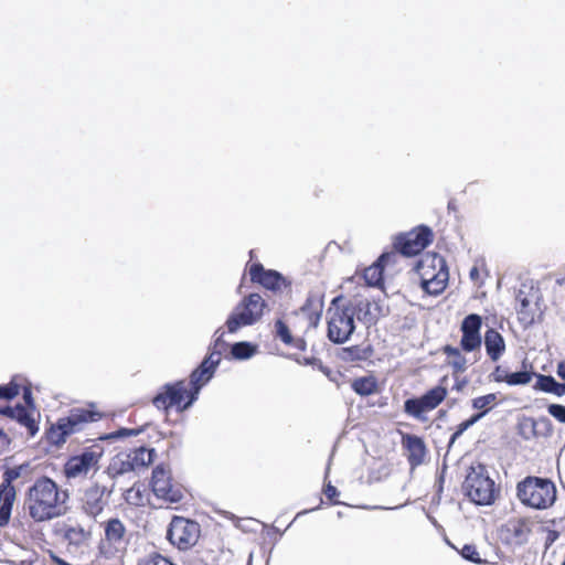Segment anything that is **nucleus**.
<instances>
[{
	"mask_svg": "<svg viewBox=\"0 0 565 565\" xmlns=\"http://www.w3.org/2000/svg\"><path fill=\"white\" fill-rule=\"evenodd\" d=\"M68 492L49 477L38 478L25 492L24 510L35 524L64 516L68 510Z\"/></svg>",
	"mask_w": 565,
	"mask_h": 565,
	"instance_id": "f257e3e1",
	"label": "nucleus"
},
{
	"mask_svg": "<svg viewBox=\"0 0 565 565\" xmlns=\"http://www.w3.org/2000/svg\"><path fill=\"white\" fill-rule=\"evenodd\" d=\"M204 371H192L189 381L179 380L173 383L164 384L160 391L152 397V405L168 413L171 408L178 412L188 409L196 399L203 386L207 384L203 380Z\"/></svg>",
	"mask_w": 565,
	"mask_h": 565,
	"instance_id": "f03ea898",
	"label": "nucleus"
},
{
	"mask_svg": "<svg viewBox=\"0 0 565 565\" xmlns=\"http://www.w3.org/2000/svg\"><path fill=\"white\" fill-rule=\"evenodd\" d=\"M355 307L342 295L334 297L327 309V337L335 343L347 342L355 330Z\"/></svg>",
	"mask_w": 565,
	"mask_h": 565,
	"instance_id": "7ed1b4c3",
	"label": "nucleus"
},
{
	"mask_svg": "<svg viewBox=\"0 0 565 565\" xmlns=\"http://www.w3.org/2000/svg\"><path fill=\"white\" fill-rule=\"evenodd\" d=\"M102 418L103 413L95 409L94 404H89L88 407L73 408L66 417L60 418L46 429V440L51 445L62 446L71 435L83 430L87 424L98 422Z\"/></svg>",
	"mask_w": 565,
	"mask_h": 565,
	"instance_id": "20e7f679",
	"label": "nucleus"
},
{
	"mask_svg": "<svg viewBox=\"0 0 565 565\" xmlns=\"http://www.w3.org/2000/svg\"><path fill=\"white\" fill-rule=\"evenodd\" d=\"M516 497L525 507L545 510L552 507L556 500V487L547 478L527 476L518 482Z\"/></svg>",
	"mask_w": 565,
	"mask_h": 565,
	"instance_id": "39448f33",
	"label": "nucleus"
},
{
	"mask_svg": "<svg viewBox=\"0 0 565 565\" xmlns=\"http://www.w3.org/2000/svg\"><path fill=\"white\" fill-rule=\"evenodd\" d=\"M415 271L420 279V287L428 295L441 294L449 279L446 260L437 253H427L416 263Z\"/></svg>",
	"mask_w": 565,
	"mask_h": 565,
	"instance_id": "423d86ee",
	"label": "nucleus"
},
{
	"mask_svg": "<svg viewBox=\"0 0 565 565\" xmlns=\"http://www.w3.org/2000/svg\"><path fill=\"white\" fill-rule=\"evenodd\" d=\"M463 489L467 497L479 505L493 503L498 494L494 481L487 475L483 465L471 467L466 476Z\"/></svg>",
	"mask_w": 565,
	"mask_h": 565,
	"instance_id": "0eeeda50",
	"label": "nucleus"
},
{
	"mask_svg": "<svg viewBox=\"0 0 565 565\" xmlns=\"http://www.w3.org/2000/svg\"><path fill=\"white\" fill-rule=\"evenodd\" d=\"M266 307L264 298L257 292L244 297L225 322L227 331L235 333L243 327L254 324L262 318Z\"/></svg>",
	"mask_w": 565,
	"mask_h": 565,
	"instance_id": "6e6552de",
	"label": "nucleus"
},
{
	"mask_svg": "<svg viewBox=\"0 0 565 565\" xmlns=\"http://www.w3.org/2000/svg\"><path fill=\"white\" fill-rule=\"evenodd\" d=\"M151 491L167 507L180 503L184 498V488L172 477L171 470L163 463L156 466L151 473Z\"/></svg>",
	"mask_w": 565,
	"mask_h": 565,
	"instance_id": "1a4fd4ad",
	"label": "nucleus"
},
{
	"mask_svg": "<svg viewBox=\"0 0 565 565\" xmlns=\"http://www.w3.org/2000/svg\"><path fill=\"white\" fill-rule=\"evenodd\" d=\"M201 526L196 521L174 515L167 531L168 541L180 551H188L196 544Z\"/></svg>",
	"mask_w": 565,
	"mask_h": 565,
	"instance_id": "9d476101",
	"label": "nucleus"
},
{
	"mask_svg": "<svg viewBox=\"0 0 565 565\" xmlns=\"http://www.w3.org/2000/svg\"><path fill=\"white\" fill-rule=\"evenodd\" d=\"M434 241L431 228L426 225H418L406 233L398 234L393 242L395 253L406 257L416 256L422 253Z\"/></svg>",
	"mask_w": 565,
	"mask_h": 565,
	"instance_id": "9b49d317",
	"label": "nucleus"
},
{
	"mask_svg": "<svg viewBox=\"0 0 565 565\" xmlns=\"http://www.w3.org/2000/svg\"><path fill=\"white\" fill-rule=\"evenodd\" d=\"M447 395V387L443 385L434 386L420 397L406 399L404 402V412L416 419H425L424 415L437 408L446 399Z\"/></svg>",
	"mask_w": 565,
	"mask_h": 565,
	"instance_id": "f8f14e48",
	"label": "nucleus"
},
{
	"mask_svg": "<svg viewBox=\"0 0 565 565\" xmlns=\"http://www.w3.org/2000/svg\"><path fill=\"white\" fill-rule=\"evenodd\" d=\"M104 536L99 542V551L106 557L125 550L128 542L127 529L118 518H110L103 523Z\"/></svg>",
	"mask_w": 565,
	"mask_h": 565,
	"instance_id": "ddd939ff",
	"label": "nucleus"
},
{
	"mask_svg": "<svg viewBox=\"0 0 565 565\" xmlns=\"http://www.w3.org/2000/svg\"><path fill=\"white\" fill-rule=\"evenodd\" d=\"M102 452L93 447L85 448L81 454L71 456L64 465L67 479L85 478L90 471L98 469Z\"/></svg>",
	"mask_w": 565,
	"mask_h": 565,
	"instance_id": "4468645a",
	"label": "nucleus"
},
{
	"mask_svg": "<svg viewBox=\"0 0 565 565\" xmlns=\"http://www.w3.org/2000/svg\"><path fill=\"white\" fill-rule=\"evenodd\" d=\"M20 477L17 468H8L2 475L0 483V527H6L11 520L13 504L17 500L14 480Z\"/></svg>",
	"mask_w": 565,
	"mask_h": 565,
	"instance_id": "2eb2a0df",
	"label": "nucleus"
},
{
	"mask_svg": "<svg viewBox=\"0 0 565 565\" xmlns=\"http://www.w3.org/2000/svg\"><path fill=\"white\" fill-rule=\"evenodd\" d=\"M247 271L253 284H257L274 292L289 289L291 282L280 273L274 269H266L260 263H248Z\"/></svg>",
	"mask_w": 565,
	"mask_h": 565,
	"instance_id": "dca6fc26",
	"label": "nucleus"
},
{
	"mask_svg": "<svg viewBox=\"0 0 565 565\" xmlns=\"http://www.w3.org/2000/svg\"><path fill=\"white\" fill-rule=\"evenodd\" d=\"M110 493L104 486L97 483L90 486L84 491L82 498L83 511L92 518L100 515L109 504Z\"/></svg>",
	"mask_w": 565,
	"mask_h": 565,
	"instance_id": "f3484780",
	"label": "nucleus"
},
{
	"mask_svg": "<svg viewBox=\"0 0 565 565\" xmlns=\"http://www.w3.org/2000/svg\"><path fill=\"white\" fill-rule=\"evenodd\" d=\"M482 318L477 313H470L461 322L460 331L462 333L460 347L466 352H472L480 349L482 339L480 330Z\"/></svg>",
	"mask_w": 565,
	"mask_h": 565,
	"instance_id": "a211bd4d",
	"label": "nucleus"
},
{
	"mask_svg": "<svg viewBox=\"0 0 565 565\" xmlns=\"http://www.w3.org/2000/svg\"><path fill=\"white\" fill-rule=\"evenodd\" d=\"M535 522L527 516H518L508 521L504 532L509 543L523 545L529 542Z\"/></svg>",
	"mask_w": 565,
	"mask_h": 565,
	"instance_id": "6ab92c4d",
	"label": "nucleus"
},
{
	"mask_svg": "<svg viewBox=\"0 0 565 565\" xmlns=\"http://www.w3.org/2000/svg\"><path fill=\"white\" fill-rule=\"evenodd\" d=\"M224 332H222L213 342V344L209 349V353L205 355L203 361L195 367L193 371L199 372L204 371L203 380L207 383L214 376V373L222 360V352L226 349L227 343L222 339Z\"/></svg>",
	"mask_w": 565,
	"mask_h": 565,
	"instance_id": "aec40b11",
	"label": "nucleus"
},
{
	"mask_svg": "<svg viewBox=\"0 0 565 565\" xmlns=\"http://www.w3.org/2000/svg\"><path fill=\"white\" fill-rule=\"evenodd\" d=\"M0 414L9 417L21 426L25 427L28 434L34 437L39 431V424L34 418V409H30L26 406L17 404L15 406H4L0 408Z\"/></svg>",
	"mask_w": 565,
	"mask_h": 565,
	"instance_id": "412c9836",
	"label": "nucleus"
},
{
	"mask_svg": "<svg viewBox=\"0 0 565 565\" xmlns=\"http://www.w3.org/2000/svg\"><path fill=\"white\" fill-rule=\"evenodd\" d=\"M397 254L395 252L383 253L372 265L363 269L362 278L370 287L383 286L384 267L395 263Z\"/></svg>",
	"mask_w": 565,
	"mask_h": 565,
	"instance_id": "4be33fe9",
	"label": "nucleus"
},
{
	"mask_svg": "<svg viewBox=\"0 0 565 565\" xmlns=\"http://www.w3.org/2000/svg\"><path fill=\"white\" fill-rule=\"evenodd\" d=\"M323 303L316 297H308L303 305L295 311V318L305 322V330L315 329L321 319Z\"/></svg>",
	"mask_w": 565,
	"mask_h": 565,
	"instance_id": "5701e85b",
	"label": "nucleus"
},
{
	"mask_svg": "<svg viewBox=\"0 0 565 565\" xmlns=\"http://www.w3.org/2000/svg\"><path fill=\"white\" fill-rule=\"evenodd\" d=\"M403 448L406 450V457L412 468L420 466L426 457L427 448L424 440L416 435H403Z\"/></svg>",
	"mask_w": 565,
	"mask_h": 565,
	"instance_id": "b1692460",
	"label": "nucleus"
},
{
	"mask_svg": "<svg viewBox=\"0 0 565 565\" xmlns=\"http://www.w3.org/2000/svg\"><path fill=\"white\" fill-rule=\"evenodd\" d=\"M274 329L275 339L281 341L287 348L297 351L306 350V341L301 337L294 335L290 327L284 320L277 319Z\"/></svg>",
	"mask_w": 565,
	"mask_h": 565,
	"instance_id": "393cba45",
	"label": "nucleus"
},
{
	"mask_svg": "<svg viewBox=\"0 0 565 565\" xmlns=\"http://www.w3.org/2000/svg\"><path fill=\"white\" fill-rule=\"evenodd\" d=\"M125 452L132 472L148 468L156 458V450L143 446L132 448Z\"/></svg>",
	"mask_w": 565,
	"mask_h": 565,
	"instance_id": "a878e982",
	"label": "nucleus"
},
{
	"mask_svg": "<svg viewBox=\"0 0 565 565\" xmlns=\"http://www.w3.org/2000/svg\"><path fill=\"white\" fill-rule=\"evenodd\" d=\"M484 347L489 359L498 362L505 352L504 338L498 330L490 328L484 333Z\"/></svg>",
	"mask_w": 565,
	"mask_h": 565,
	"instance_id": "bb28decb",
	"label": "nucleus"
},
{
	"mask_svg": "<svg viewBox=\"0 0 565 565\" xmlns=\"http://www.w3.org/2000/svg\"><path fill=\"white\" fill-rule=\"evenodd\" d=\"M355 307V315L367 324L375 323L382 316V307L375 300H360Z\"/></svg>",
	"mask_w": 565,
	"mask_h": 565,
	"instance_id": "cd10ccee",
	"label": "nucleus"
},
{
	"mask_svg": "<svg viewBox=\"0 0 565 565\" xmlns=\"http://www.w3.org/2000/svg\"><path fill=\"white\" fill-rule=\"evenodd\" d=\"M516 313L519 321L524 326H530L535 321V305L527 299L522 290L516 295Z\"/></svg>",
	"mask_w": 565,
	"mask_h": 565,
	"instance_id": "c85d7f7f",
	"label": "nucleus"
},
{
	"mask_svg": "<svg viewBox=\"0 0 565 565\" xmlns=\"http://www.w3.org/2000/svg\"><path fill=\"white\" fill-rule=\"evenodd\" d=\"M536 383L533 388L545 393H552L556 396H563L565 394V383H558L551 375L536 374Z\"/></svg>",
	"mask_w": 565,
	"mask_h": 565,
	"instance_id": "c756f323",
	"label": "nucleus"
},
{
	"mask_svg": "<svg viewBox=\"0 0 565 565\" xmlns=\"http://www.w3.org/2000/svg\"><path fill=\"white\" fill-rule=\"evenodd\" d=\"M132 472L130 466L128 465V457H126V452L116 454L109 461L106 473L111 479H116L126 473Z\"/></svg>",
	"mask_w": 565,
	"mask_h": 565,
	"instance_id": "7c9ffc66",
	"label": "nucleus"
},
{
	"mask_svg": "<svg viewBox=\"0 0 565 565\" xmlns=\"http://www.w3.org/2000/svg\"><path fill=\"white\" fill-rule=\"evenodd\" d=\"M498 404L499 401L498 395L495 393H489L471 399V407L478 411V413L475 414V416H478V420L486 416Z\"/></svg>",
	"mask_w": 565,
	"mask_h": 565,
	"instance_id": "2f4dec72",
	"label": "nucleus"
},
{
	"mask_svg": "<svg viewBox=\"0 0 565 565\" xmlns=\"http://www.w3.org/2000/svg\"><path fill=\"white\" fill-rule=\"evenodd\" d=\"M124 499L129 505L145 507L149 501L147 488L136 482L124 493Z\"/></svg>",
	"mask_w": 565,
	"mask_h": 565,
	"instance_id": "473e14b6",
	"label": "nucleus"
},
{
	"mask_svg": "<svg viewBox=\"0 0 565 565\" xmlns=\"http://www.w3.org/2000/svg\"><path fill=\"white\" fill-rule=\"evenodd\" d=\"M443 353L447 356V362L455 373H462L466 371L467 360L460 352V349L448 344L443 348Z\"/></svg>",
	"mask_w": 565,
	"mask_h": 565,
	"instance_id": "72a5a7b5",
	"label": "nucleus"
},
{
	"mask_svg": "<svg viewBox=\"0 0 565 565\" xmlns=\"http://www.w3.org/2000/svg\"><path fill=\"white\" fill-rule=\"evenodd\" d=\"M351 388L360 396H370L377 392V381L373 375L354 379Z\"/></svg>",
	"mask_w": 565,
	"mask_h": 565,
	"instance_id": "f704fd0d",
	"label": "nucleus"
},
{
	"mask_svg": "<svg viewBox=\"0 0 565 565\" xmlns=\"http://www.w3.org/2000/svg\"><path fill=\"white\" fill-rule=\"evenodd\" d=\"M367 352L360 345H351L341 348L338 352V358L347 363L359 362L367 359Z\"/></svg>",
	"mask_w": 565,
	"mask_h": 565,
	"instance_id": "c9c22d12",
	"label": "nucleus"
},
{
	"mask_svg": "<svg viewBox=\"0 0 565 565\" xmlns=\"http://www.w3.org/2000/svg\"><path fill=\"white\" fill-rule=\"evenodd\" d=\"M256 345L249 342H236L231 348V353L236 360L249 359L256 353Z\"/></svg>",
	"mask_w": 565,
	"mask_h": 565,
	"instance_id": "e433bc0d",
	"label": "nucleus"
},
{
	"mask_svg": "<svg viewBox=\"0 0 565 565\" xmlns=\"http://www.w3.org/2000/svg\"><path fill=\"white\" fill-rule=\"evenodd\" d=\"M137 565H175L171 559L158 552H151L138 559Z\"/></svg>",
	"mask_w": 565,
	"mask_h": 565,
	"instance_id": "4c0bfd02",
	"label": "nucleus"
},
{
	"mask_svg": "<svg viewBox=\"0 0 565 565\" xmlns=\"http://www.w3.org/2000/svg\"><path fill=\"white\" fill-rule=\"evenodd\" d=\"M534 373L535 372H533L532 370H530V371L524 370V371L509 373L508 385H510V386L526 385L532 381Z\"/></svg>",
	"mask_w": 565,
	"mask_h": 565,
	"instance_id": "58836bf2",
	"label": "nucleus"
},
{
	"mask_svg": "<svg viewBox=\"0 0 565 565\" xmlns=\"http://www.w3.org/2000/svg\"><path fill=\"white\" fill-rule=\"evenodd\" d=\"M64 539L78 545L86 540V533L81 526H70L64 531Z\"/></svg>",
	"mask_w": 565,
	"mask_h": 565,
	"instance_id": "ea45409f",
	"label": "nucleus"
},
{
	"mask_svg": "<svg viewBox=\"0 0 565 565\" xmlns=\"http://www.w3.org/2000/svg\"><path fill=\"white\" fill-rule=\"evenodd\" d=\"M459 553L465 559L475 564L486 563V561L481 558L480 553L475 544H465Z\"/></svg>",
	"mask_w": 565,
	"mask_h": 565,
	"instance_id": "a19ab883",
	"label": "nucleus"
},
{
	"mask_svg": "<svg viewBox=\"0 0 565 565\" xmlns=\"http://www.w3.org/2000/svg\"><path fill=\"white\" fill-rule=\"evenodd\" d=\"M20 384L12 379L8 384L0 385V399H12L20 394Z\"/></svg>",
	"mask_w": 565,
	"mask_h": 565,
	"instance_id": "79ce46f5",
	"label": "nucleus"
},
{
	"mask_svg": "<svg viewBox=\"0 0 565 565\" xmlns=\"http://www.w3.org/2000/svg\"><path fill=\"white\" fill-rule=\"evenodd\" d=\"M478 422V416L472 415L470 418L461 422L457 427L454 434L450 437L449 445H452L456 439H458L463 431H466L470 426Z\"/></svg>",
	"mask_w": 565,
	"mask_h": 565,
	"instance_id": "37998d69",
	"label": "nucleus"
},
{
	"mask_svg": "<svg viewBox=\"0 0 565 565\" xmlns=\"http://www.w3.org/2000/svg\"><path fill=\"white\" fill-rule=\"evenodd\" d=\"M490 379L495 383L508 384L509 372L501 365H495V367L490 374Z\"/></svg>",
	"mask_w": 565,
	"mask_h": 565,
	"instance_id": "c03bdc74",
	"label": "nucleus"
},
{
	"mask_svg": "<svg viewBox=\"0 0 565 565\" xmlns=\"http://www.w3.org/2000/svg\"><path fill=\"white\" fill-rule=\"evenodd\" d=\"M547 412L559 423L565 424V406L561 404H551L547 407Z\"/></svg>",
	"mask_w": 565,
	"mask_h": 565,
	"instance_id": "a18cd8bd",
	"label": "nucleus"
},
{
	"mask_svg": "<svg viewBox=\"0 0 565 565\" xmlns=\"http://www.w3.org/2000/svg\"><path fill=\"white\" fill-rule=\"evenodd\" d=\"M323 493L326 495V498L328 499L329 503L330 504H337L339 503V501L337 500L338 495H339V491L338 489L332 486L330 482L327 483L323 488Z\"/></svg>",
	"mask_w": 565,
	"mask_h": 565,
	"instance_id": "49530a36",
	"label": "nucleus"
},
{
	"mask_svg": "<svg viewBox=\"0 0 565 565\" xmlns=\"http://www.w3.org/2000/svg\"><path fill=\"white\" fill-rule=\"evenodd\" d=\"M23 398L25 401V404L30 407V409H34L33 398L30 388H24Z\"/></svg>",
	"mask_w": 565,
	"mask_h": 565,
	"instance_id": "de8ad7c7",
	"label": "nucleus"
},
{
	"mask_svg": "<svg viewBox=\"0 0 565 565\" xmlns=\"http://www.w3.org/2000/svg\"><path fill=\"white\" fill-rule=\"evenodd\" d=\"M143 429L142 428H139V429H127V428H121L118 430L117 435L118 436H131V435H138L140 431H142Z\"/></svg>",
	"mask_w": 565,
	"mask_h": 565,
	"instance_id": "09e8293b",
	"label": "nucleus"
},
{
	"mask_svg": "<svg viewBox=\"0 0 565 565\" xmlns=\"http://www.w3.org/2000/svg\"><path fill=\"white\" fill-rule=\"evenodd\" d=\"M469 276L471 278V280L473 281H479L480 280V269L478 266H473L470 271H469Z\"/></svg>",
	"mask_w": 565,
	"mask_h": 565,
	"instance_id": "8fccbe9b",
	"label": "nucleus"
},
{
	"mask_svg": "<svg viewBox=\"0 0 565 565\" xmlns=\"http://www.w3.org/2000/svg\"><path fill=\"white\" fill-rule=\"evenodd\" d=\"M557 375L565 381V360L557 364Z\"/></svg>",
	"mask_w": 565,
	"mask_h": 565,
	"instance_id": "3c124183",
	"label": "nucleus"
},
{
	"mask_svg": "<svg viewBox=\"0 0 565 565\" xmlns=\"http://www.w3.org/2000/svg\"><path fill=\"white\" fill-rule=\"evenodd\" d=\"M530 423H531V427H534V420L530 419Z\"/></svg>",
	"mask_w": 565,
	"mask_h": 565,
	"instance_id": "603ef678",
	"label": "nucleus"
},
{
	"mask_svg": "<svg viewBox=\"0 0 565 565\" xmlns=\"http://www.w3.org/2000/svg\"><path fill=\"white\" fill-rule=\"evenodd\" d=\"M563 565H565V561L563 562Z\"/></svg>",
	"mask_w": 565,
	"mask_h": 565,
	"instance_id": "864d4df0",
	"label": "nucleus"
}]
</instances>
